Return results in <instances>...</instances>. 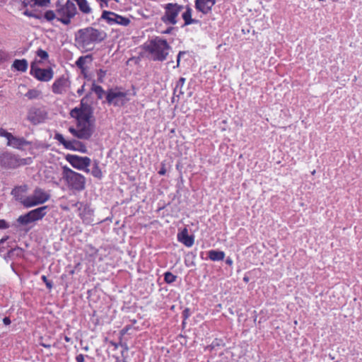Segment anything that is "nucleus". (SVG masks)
<instances>
[{
  "label": "nucleus",
  "instance_id": "1",
  "mask_svg": "<svg viewBox=\"0 0 362 362\" xmlns=\"http://www.w3.org/2000/svg\"><path fill=\"white\" fill-rule=\"evenodd\" d=\"M92 110L88 105L81 103L80 107L71 110L70 115L76 119V127H71L69 131L74 136L81 139H88L93 134V125L90 121Z\"/></svg>",
  "mask_w": 362,
  "mask_h": 362
},
{
  "label": "nucleus",
  "instance_id": "2",
  "mask_svg": "<svg viewBox=\"0 0 362 362\" xmlns=\"http://www.w3.org/2000/svg\"><path fill=\"white\" fill-rule=\"evenodd\" d=\"M164 13L161 16V21L165 25H175L178 22V16L182 11V18L184 26L197 24L199 21L192 18L193 10L190 6H183L177 3H168L163 6Z\"/></svg>",
  "mask_w": 362,
  "mask_h": 362
},
{
  "label": "nucleus",
  "instance_id": "3",
  "mask_svg": "<svg viewBox=\"0 0 362 362\" xmlns=\"http://www.w3.org/2000/svg\"><path fill=\"white\" fill-rule=\"evenodd\" d=\"M104 31L88 27L78 30L76 42L78 46L86 50H91L95 43L100 42L106 37Z\"/></svg>",
  "mask_w": 362,
  "mask_h": 362
},
{
  "label": "nucleus",
  "instance_id": "4",
  "mask_svg": "<svg viewBox=\"0 0 362 362\" xmlns=\"http://www.w3.org/2000/svg\"><path fill=\"white\" fill-rule=\"evenodd\" d=\"M170 49L167 40L160 37H156L144 45V49L153 61H165Z\"/></svg>",
  "mask_w": 362,
  "mask_h": 362
},
{
  "label": "nucleus",
  "instance_id": "5",
  "mask_svg": "<svg viewBox=\"0 0 362 362\" xmlns=\"http://www.w3.org/2000/svg\"><path fill=\"white\" fill-rule=\"evenodd\" d=\"M62 179L67 188L72 192H81L86 187V177L67 166L62 167Z\"/></svg>",
  "mask_w": 362,
  "mask_h": 362
},
{
  "label": "nucleus",
  "instance_id": "6",
  "mask_svg": "<svg viewBox=\"0 0 362 362\" xmlns=\"http://www.w3.org/2000/svg\"><path fill=\"white\" fill-rule=\"evenodd\" d=\"M57 19L64 25H69L77 13L76 6L71 0H58L56 3Z\"/></svg>",
  "mask_w": 362,
  "mask_h": 362
},
{
  "label": "nucleus",
  "instance_id": "7",
  "mask_svg": "<svg viewBox=\"0 0 362 362\" xmlns=\"http://www.w3.org/2000/svg\"><path fill=\"white\" fill-rule=\"evenodd\" d=\"M32 163L31 158H21L9 152L0 153V168L15 169L20 166L29 165Z\"/></svg>",
  "mask_w": 362,
  "mask_h": 362
},
{
  "label": "nucleus",
  "instance_id": "8",
  "mask_svg": "<svg viewBox=\"0 0 362 362\" xmlns=\"http://www.w3.org/2000/svg\"><path fill=\"white\" fill-rule=\"evenodd\" d=\"M47 206H44L35 209L31 210L24 215L20 216L17 221L23 226L28 225L30 223L41 220L46 215L45 210Z\"/></svg>",
  "mask_w": 362,
  "mask_h": 362
},
{
  "label": "nucleus",
  "instance_id": "9",
  "mask_svg": "<svg viewBox=\"0 0 362 362\" xmlns=\"http://www.w3.org/2000/svg\"><path fill=\"white\" fill-rule=\"evenodd\" d=\"M30 74L35 79L41 82H49L54 77V71L52 68H40L36 62L30 64Z\"/></svg>",
  "mask_w": 362,
  "mask_h": 362
},
{
  "label": "nucleus",
  "instance_id": "10",
  "mask_svg": "<svg viewBox=\"0 0 362 362\" xmlns=\"http://www.w3.org/2000/svg\"><path fill=\"white\" fill-rule=\"evenodd\" d=\"M50 196L43 189L36 187L33 194L28 196L25 201V208H30L35 206L42 204L49 200Z\"/></svg>",
  "mask_w": 362,
  "mask_h": 362
},
{
  "label": "nucleus",
  "instance_id": "11",
  "mask_svg": "<svg viewBox=\"0 0 362 362\" xmlns=\"http://www.w3.org/2000/svg\"><path fill=\"white\" fill-rule=\"evenodd\" d=\"M66 160L71 165V166L77 170H83L89 173L88 167L90 165L91 160L88 157H82L76 155L68 154Z\"/></svg>",
  "mask_w": 362,
  "mask_h": 362
},
{
  "label": "nucleus",
  "instance_id": "12",
  "mask_svg": "<svg viewBox=\"0 0 362 362\" xmlns=\"http://www.w3.org/2000/svg\"><path fill=\"white\" fill-rule=\"evenodd\" d=\"M54 139L57 140L64 147L69 150L78 151L82 153L86 152V146L82 142L75 139L67 141L64 139L62 134L57 133L54 135Z\"/></svg>",
  "mask_w": 362,
  "mask_h": 362
},
{
  "label": "nucleus",
  "instance_id": "13",
  "mask_svg": "<svg viewBox=\"0 0 362 362\" xmlns=\"http://www.w3.org/2000/svg\"><path fill=\"white\" fill-rule=\"evenodd\" d=\"M0 136L5 137L7 139V145L14 148L21 149L23 146L30 144L23 137L14 136L3 128H0Z\"/></svg>",
  "mask_w": 362,
  "mask_h": 362
},
{
  "label": "nucleus",
  "instance_id": "14",
  "mask_svg": "<svg viewBox=\"0 0 362 362\" xmlns=\"http://www.w3.org/2000/svg\"><path fill=\"white\" fill-rule=\"evenodd\" d=\"M71 82L68 77L61 76L56 78L52 85V91L56 95H63L70 88Z\"/></svg>",
  "mask_w": 362,
  "mask_h": 362
},
{
  "label": "nucleus",
  "instance_id": "15",
  "mask_svg": "<svg viewBox=\"0 0 362 362\" xmlns=\"http://www.w3.org/2000/svg\"><path fill=\"white\" fill-rule=\"evenodd\" d=\"M73 206L77 208L78 215L84 223L89 224L93 221L92 216L93 212L87 204L77 202Z\"/></svg>",
  "mask_w": 362,
  "mask_h": 362
},
{
  "label": "nucleus",
  "instance_id": "16",
  "mask_svg": "<svg viewBox=\"0 0 362 362\" xmlns=\"http://www.w3.org/2000/svg\"><path fill=\"white\" fill-rule=\"evenodd\" d=\"M47 118V112L38 107H32L28 112V119L33 124H40Z\"/></svg>",
  "mask_w": 362,
  "mask_h": 362
},
{
  "label": "nucleus",
  "instance_id": "17",
  "mask_svg": "<svg viewBox=\"0 0 362 362\" xmlns=\"http://www.w3.org/2000/svg\"><path fill=\"white\" fill-rule=\"evenodd\" d=\"M216 2V0H195L194 7L198 12L207 15L211 12Z\"/></svg>",
  "mask_w": 362,
  "mask_h": 362
},
{
  "label": "nucleus",
  "instance_id": "18",
  "mask_svg": "<svg viewBox=\"0 0 362 362\" xmlns=\"http://www.w3.org/2000/svg\"><path fill=\"white\" fill-rule=\"evenodd\" d=\"M28 191V185H22L16 186L11 191V194L13 196L16 200L21 202L24 206L25 205V201L28 198L27 192Z\"/></svg>",
  "mask_w": 362,
  "mask_h": 362
},
{
  "label": "nucleus",
  "instance_id": "19",
  "mask_svg": "<svg viewBox=\"0 0 362 362\" xmlns=\"http://www.w3.org/2000/svg\"><path fill=\"white\" fill-rule=\"evenodd\" d=\"M8 237L3 238L0 240V253H7L8 257H11L14 255L21 256L23 253L22 248L16 247L15 248H8L7 240Z\"/></svg>",
  "mask_w": 362,
  "mask_h": 362
},
{
  "label": "nucleus",
  "instance_id": "20",
  "mask_svg": "<svg viewBox=\"0 0 362 362\" xmlns=\"http://www.w3.org/2000/svg\"><path fill=\"white\" fill-rule=\"evenodd\" d=\"M135 94V92L131 93L129 91L122 92L115 89V105L122 106L125 105Z\"/></svg>",
  "mask_w": 362,
  "mask_h": 362
},
{
  "label": "nucleus",
  "instance_id": "21",
  "mask_svg": "<svg viewBox=\"0 0 362 362\" xmlns=\"http://www.w3.org/2000/svg\"><path fill=\"white\" fill-rule=\"evenodd\" d=\"M177 238L180 243L187 247H191L194 243V236L189 235L188 230L186 228H184L177 233Z\"/></svg>",
  "mask_w": 362,
  "mask_h": 362
},
{
  "label": "nucleus",
  "instance_id": "22",
  "mask_svg": "<svg viewBox=\"0 0 362 362\" xmlns=\"http://www.w3.org/2000/svg\"><path fill=\"white\" fill-rule=\"evenodd\" d=\"M93 91L97 95L99 99H103L104 97L106 98V101L111 104L113 102V90L110 89L106 93L100 86L93 85Z\"/></svg>",
  "mask_w": 362,
  "mask_h": 362
},
{
  "label": "nucleus",
  "instance_id": "23",
  "mask_svg": "<svg viewBox=\"0 0 362 362\" xmlns=\"http://www.w3.org/2000/svg\"><path fill=\"white\" fill-rule=\"evenodd\" d=\"M28 61L25 59H15L12 64V68L21 72H25L28 69Z\"/></svg>",
  "mask_w": 362,
  "mask_h": 362
},
{
  "label": "nucleus",
  "instance_id": "24",
  "mask_svg": "<svg viewBox=\"0 0 362 362\" xmlns=\"http://www.w3.org/2000/svg\"><path fill=\"white\" fill-rule=\"evenodd\" d=\"M93 61V57L90 54H87L86 56L80 57L76 62V66L81 69L83 68L87 67V64H90Z\"/></svg>",
  "mask_w": 362,
  "mask_h": 362
},
{
  "label": "nucleus",
  "instance_id": "25",
  "mask_svg": "<svg viewBox=\"0 0 362 362\" xmlns=\"http://www.w3.org/2000/svg\"><path fill=\"white\" fill-rule=\"evenodd\" d=\"M225 255L223 251L211 250L208 252V257L211 261H221L225 258Z\"/></svg>",
  "mask_w": 362,
  "mask_h": 362
},
{
  "label": "nucleus",
  "instance_id": "26",
  "mask_svg": "<svg viewBox=\"0 0 362 362\" xmlns=\"http://www.w3.org/2000/svg\"><path fill=\"white\" fill-rule=\"evenodd\" d=\"M24 6L34 7L35 6H43L49 3L50 0H21Z\"/></svg>",
  "mask_w": 362,
  "mask_h": 362
},
{
  "label": "nucleus",
  "instance_id": "27",
  "mask_svg": "<svg viewBox=\"0 0 362 362\" xmlns=\"http://www.w3.org/2000/svg\"><path fill=\"white\" fill-rule=\"evenodd\" d=\"M79 8L81 12L84 14H90L92 11V9L87 1V0H74Z\"/></svg>",
  "mask_w": 362,
  "mask_h": 362
},
{
  "label": "nucleus",
  "instance_id": "28",
  "mask_svg": "<svg viewBox=\"0 0 362 362\" xmlns=\"http://www.w3.org/2000/svg\"><path fill=\"white\" fill-rule=\"evenodd\" d=\"M41 95L42 93L40 90L35 88H32L28 90L25 96L29 100H34L40 98Z\"/></svg>",
  "mask_w": 362,
  "mask_h": 362
},
{
  "label": "nucleus",
  "instance_id": "29",
  "mask_svg": "<svg viewBox=\"0 0 362 362\" xmlns=\"http://www.w3.org/2000/svg\"><path fill=\"white\" fill-rule=\"evenodd\" d=\"M129 23L130 19L129 18L123 17L115 13V23L127 26L129 24Z\"/></svg>",
  "mask_w": 362,
  "mask_h": 362
},
{
  "label": "nucleus",
  "instance_id": "30",
  "mask_svg": "<svg viewBox=\"0 0 362 362\" xmlns=\"http://www.w3.org/2000/svg\"><path fill=\"white\" fill-rule=\"evenodd\" d=\"M177 276L170 272L164 274V280L168 284H172L175 281Z\"/></svg>",
  "mask_w": 362,
  "mask_h": 362
},
{
  "label": "nucleus",
  "instance_id": "31",
  "mask_svg": "<svg viewBox=\"0 0 362 362\" xmlns=\"http://www.w3.org/2000/svg\"><path fill=\"white\" fill-rule=\"evenodd\" d=\"M44 18L47 21H51L55 18H57V12L56 11H54L52 10H48L47 11L45 14H44Z\"/></svg>",
  "mask_w": 362,
  "mask_h": 362
},
{
  "label": "nucleus",
  "instance_id": "32",
  "mask_svg": "<svg viewBox=\"0 0 362 362\" xmlns=\"http://www.w3.org/2000/svg\"><path fill=\"white\" fill-rule=\"evenodd\" d=\"M90 173L95 177H100L102 176V172L97 163L93 166Z\"/></svg>",
  "mask_w": 362,
  "mask_h": 362
},
{
  "label": "nucleus",
  "instance_id": "33",
  "mask_svg": "<svg viewBox=\"0 0 362 362\" xmlns=\"http://www.w3.org/2000/svg\"><path fill=\"white\" fill-rule=\"evenodd\" d=\"M113 15V12L104 11L102 13L101 18L105 19L107 21V23H111L113 22V18L110 17V16Z\"/></svg>",
  "mask_w": 362,
  "mask_h": 362
},
{
  "label": "nucleus",
  "instance_id": "34",
  "mask_svg": "<svg viewBox=\"0 0 362 362\" xmlns=\"http://www.w3.org/2000/svg\"><path fill=\"white\" fill-rule=\"evenodd\" d=\"M37 55L40 59H44V60L47 59L49 57L48 53L45 50H43L42 49H39L37 51Z\"/></svg>",
  "mask_w": 362,
  "mask_h": 362
},
{
  "label": "nucleus",
  "instance_id": "35",
  "mask_svg": "<svg viewBox=\"0 0 362 362\" xmlns=\"http://www.w3.org/2000/svg\"><path fill=\"white\" fill-rule=\"evenodd\" d=\"M97 75H98V81L100 82V83H103V78L106 75V71H105L103 69H99L98 71Z\"/></svg>",
  "mask_w": 362,
  "mask_h": 362
},
{
  "label": "nucleus",
  "instance_id": "36",
  "mask_svg": "<svg viewBox=\"0 0 362 362\" xmlns=\"http://www.w3.org/2000/svg\"><path fill=\"white\" fill-rule=\"evenodd\" d=\"M41 279L45 284L47 288L49 290H51L52 288V283L50 281L48 280V279L47 278L46 276L42 275L41 276Z\"/></svg>",
  "mask_w": 362,
  "mask_h": 362
},
{
  "label": "nucleus",
  "instance_id": "37",
  "mask_svg": "<svg viewBox=\"0 0 362 362\" xmlns=\"http://www.w3.org/2000/svg\"><path fill=\"white\" fill-rule=\"evenodd\" d=\"M81 70V75L87 80H90V76L88 74V66L87 67H85V68H83Z\"/></svg>",
  "mask_w": 362,
  "mask_h": 362
},
{
  "label": "nucleus",
  "instance_id": "38",
  "mask_svg": "<svg viewBox=\"0 0 362 362\" xmlns=\"http://www.w3.org/2000/svg\"><path fill=\"white\" fill-rule=\"evenodd\" d=\"M185 54H186V52L185 51H180L178 54H177V64H176V67H179L180 66V59H181V57L182 55H184ZM174 68H175V66H174Z\"/></svg>",
  "mask_w": 362,
  "mask_h": 362
},
{
  "label": "nucleus",
  "instance_id": "39",
  "mask_svg": "<svg viewBox=\"0 0 362 362\" xmlns=\"http://www.w3.org/2000/svg\"><path fill=\"white\" fill-rule=\"evenodd\" d=\"M185 81H186L185 78L180 77L179 78L178 81L177 82L176 88H178V87L182 88L183 86V85L185 84Z\"/></svg>",
  "mask_w": 362,
  "mask_h": 362
},
{
  "label": "nucleus",
  "instance_id": "40",
  "mask_svg": "<svg viewBox=\"0 0 362 362\" xmlns=\"http://www.w3.org/2000/svg\"><path fill=\"white\" fill-rule=\"evenodd\" d=\"M8 224L4 219H0V229H5L8 228Z\"/></svg>",
  "mask_w": 362,
  "mask_h": 362
},
{
  "label": "nucleus",
  "instance_id": "41",
  "mask_svg": "<svg viewBox=\"0 0 362 362\" xmlns=\"http://www.w3.org/2000/svg\"><path fill=\"white\" fill-rule=\"evenodd\" d=\"M76 362H84L85 361V356L83 354H80L76 356Z\"/></svg>",
  "mask_w": 362,
  "mask_h": 362
},
{
  "label": "nucleus",
  "instance_id": "42",
  "mask_svg": "<svg viewBox=\"0 0 362 362\" xmlns=\"http://www.w3.org/2000/svg\"><path fill=\"white\" fill-rule=\"evenodd\" d=\"M3 322L4 325H8L11 324V321L10 320V318L8 317H5L4 319H3Z\"/></svg>",
  "mask_w": 362,
  "mask_h": 362
},
{
  "label": "nucleus",
  "instance_id": "43",
  "mask_svg": "<svg viewBox=\"0 0 362 362\" xmlns=\"http://www.w3.org/2000/svg\"><path fill=\"white\" fill-rule=\"evenodd\" d=\"M165 173H166V169H165V166L163 165L158 171V174L160 175H165Z\"/></svg>",
  "mask_w": 362,
  "mask_h": 362
},
{
  "label": "nucleus",
  "instance_id": "44",
  "mask_svg": "<svg viewBox=\"0 0 362 362\" xmlns=\"http://www.w3.org/2000/svg\"><path fill=\"white\" fill-rule=\"evenodd\" d=\"M226 263L228 265L231 266V265L233 264V260H232V259H231V258L228 257V258H227V259H226Z\"/></svg>",
  "mask_w": 362,
  "mask_h": 362
},
{
  "label": "nucleus",
  "instance_id": "45",
  "mask_svg": "<svg viewBox=\"0 0 362 362\" xmlns=\"http://www.w3.org/2000/svg\"><path fill=\"white\" fill-rule=\"evenodd\" d=\"M83 88H84V86H82L81 87V88H79V89L77 90V93H78L79 95H82V94H83Z\"/></svg>",
  "mask_w": 362,
  "mask_h": 362
},
{
  "label": "nucleus",
  "instance_id": "46",
  "mask_svg": "<svg viewBox=\"0 0 362 362\" xmlns=\"http://www.w3.org/2000/svg\"><path fill=\"white\" fill-rule=\"evenodd\" d=\"M40 346L45 347V348H50L51 347V345L50 344H46L45 343H40Z\"/></svg>",
  "mask_w": 362,
  "mask_h": 362
},
{
  "label": "nucleus",
  "instance_id": "47",
  "mask_svg": "<svg viewBox=\"0 0 362 362\" xmlns=\"http://www.w3.org/2000/svg\"><path fill=\"white\" fill-rule=\"evenodd\" d=\"M173 29V28H168L165 32H163V33H165V34L170 33Z\"/></svg>",
  "mask_w": 362,
  "mask_h": 362
},
{
  "label": "nucleus",
  "instance_id": "48",
  "mask_svg": "<svg viewBox=\"0 0 362 362\" xmlns=\"http://www.w3.org/2000/svg\"><path fill=\"white\" fill-rule=\"evenodd\" d=\"M64 340L66 341V342H70L71 341V338L67 337V336H65L64 337Z\"/></svg>",
  "mask_w": 362,
  "mask_h": 362
},
{
  "label": "nucleus",
  "instance_id": "49",
  "mask_svg": "<svg viewBox=\"0 0 362 362\" xmlns=\"http://www.w3.org/2000/svg\"><path fill=\"white\" fill-rule=\"evenodd\" d=\"M243 281H245V282H248V281H249L248 277L245 276V277L243 278Z\"/></svg>",
  "mask_w": 362,
  "mask_h": 362
},
{
  "label": "nucleus",
  "instance_id": "50",
  "mask_svg": "<svg viewBox=\"0 0 362 362\" xmlns=\"http://www.w3.org/2000/svg\"><path fill=\"white\" fill-rule=\"evenodd\" d=\"M20 87L25 88V87H26V86H25V85H24V84H21V85L19 86V88H20Z\"/></svg>",
  "mask_w": 362,
  "mask_h": 362
},
{
  "label": "nucleus",
  "instance_id": "51",
  "mask_svg": "<svg viewBox=\"0 0 362 362\" xmlns=\"http://www.w3.org/2000/svg\"><path fill=\"white\" fill-rule=\"evenodd\" d=\"M315 173V170H314L313 172H312V174L314 175Z\"/></svg>",
  "mask_w": 362,
  "mask_h": 362
},
{
  "label": "nucleus",
  "instance_id": "52",
  "mask_svg": "<svg viewBox=\"0 0 362 362\" xmlns=\"http://www.w3.org/2000/svg\"><path fill=\"white\" fill-rule=\"evenodd\" d=\"M117 344H115V349L117 348Z\"/></svg>",
  "mask_w": 362,
  "mask_h": 362
},
{
  "label": "nucleus",
  "instance_id": "53",
  "mask_svg": "<svg viewBox=\"0 0 362 362\" xmlns=\"http://www.w3.org/2000/svg\"><path fill=\"white\" fill-rule=\"evenodd\" d=\"M115 1H118V0H115Z\"/></svg>",
  "mask_w": 362,
  "mask_h": 362
}]
</instances>
